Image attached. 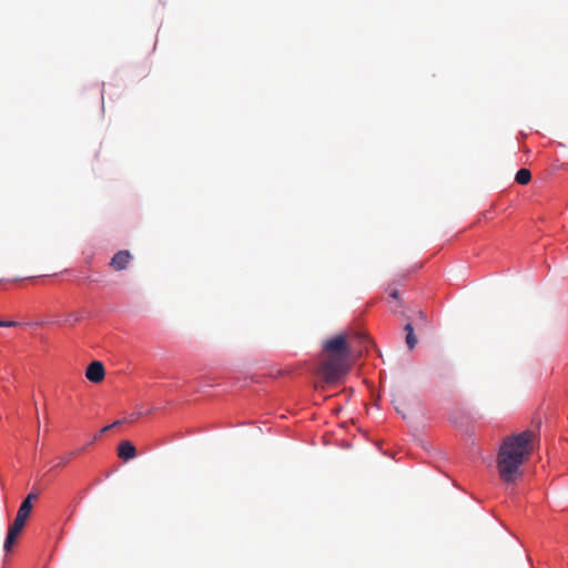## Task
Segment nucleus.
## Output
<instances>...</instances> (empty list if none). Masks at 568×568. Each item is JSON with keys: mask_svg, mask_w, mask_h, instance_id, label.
I'll return each mask as SVG.
<instances>
[{"mask_svg": "<svg viewBox=\"0 0 568 568\" xmlns=\"http://www.w3.org/2000/svg\"><path fill=\"white\" fill-rule=\"evenodd\" d=\"M536 444L534 430L526 429L503 439L497 453V470L506 484L515 483L521 475V467L531 456Z\"/></svg>", "mask_w": 568, "mask_h": 568, "instance_id": "obj_1", "label": "nucleus"}, {"mask_svg": "<svg viewBox=\"0 0 568 568\" xmlns=\"http://www.w3.org/2000/svg\"><path fill=\"white\" fill-rule=\"evenodd\" d=\"M389 296L393 298H398V291H396V290L392 291Z\"/></svg>", "mask_w": 568, "mask_h": 568, "instance_id": "obj_12", "label": "nucleus"}, {"mask_svg": "<svg viewBox=\"0 0 568 568\" xmlns=\"http://www.w3.org/2000/svg\"><path fill=\"white\" fill-rule=\"evenodd\" d=\"M104 366L99 361H93L89 364L85 371V377L92 383H101L104 379Z\"/></svg>", "mask_w": 568, "mask_h": 568, "instance_id": "obj_4", "label": "nucleus"}, {"mask_svg": "<svg viewBox=\"0 0 568 568\" xmlns=\"http://www.w3.org/2000/svg\"><path fill=\"white\" fill-rule=\"evenodd\" d=\"M123 423H124V420L119 419V420H115V422L112 424V426H113V427H115V426H120V425H122Z\"/></svg>", "mask_w": 568, "mask_h": 568, "instance_id": "obj_13", "label": "nucleus"}, {"mask_svg": "<svg viewBox=\"0 0 568 568\" xmlns=\"http://www.w3.org/2000/svg\"><path fill=\"white\" fill-rule=\"evenodd\" d=\"M38 496L37 494H29L24 500H29L30 504H32V500L36 499Z\"/></svg>", "mask_w": 568, "mask_h": 568, "instance_id": "obj_11", "label": "nucleus"}, {"mask_svg": "<svg viewBox=\"0 0 568 568\" xmlns=\"http://www.w3.org/2000/svg\"><path fill=\"white\" fill-rule=\"evenodd\" d=\"M118 455L123 460H130L136 456V449L129 440H123L119 444Z\"/></svg>", "mask_w": 568, "mask_h": 568, "instance_id": "obj_6", "label": "nucleus"}, {"mask_svg": "<svg viewBox=\"0 0 568 568\" xmlns=\"http://www.w3.org/2000/svg\"><path fill=\"white\" fill-rule=\"evenodd\" d=\"M31 510L32 504H30L29 500H23L18 509V514L13 524L10 525L8 529V535L6 537L3 545V548L7 552L12 550L17 538L24 528V525L31 514Z\"/></svg>", "mask_w": 568, "mask_h": 568, "instance_id": "obj_3", "label": "nucleus"}, {"mask_svg": "<svg viewBox=\"0 0 568 568\" xmlns=\"http://www.w3.org/2000/svg\"><path fill=\"white\" fill-rule=\"evenodd\" d=\"M18 323L13 321H0V327H14Z\"/></svg>", "mask_w": 568, "mask_h": 568, "instance_id": "obj_9", "label": "nucleus"}, {"mask_svg": "<svg viewBox=\"0 0 568 568\" xmlns=\"http://www.w3.org/2000/svg\"><path fill=\"white\" fill-rule=\"evenodd\" d=\"M404 329L406 332V344L409 349H413L417 344V338L414 334V328H413L412 323H407L405 325Z\"/></svg>", "mask_w": 568, "mask_h": 568, "instance_id": "obj_7", "label": "nucleus"}, {"mask_svg": "<svg viewBox=\"0 0 568 568\" xmlns=\"http://www.w3.org/2000/svg\"><path fill=\"white\" fill-rule=\"evenodd\" d=\"M325 359L318 374L326 383H335L349 369L351 348L344 335H336L324 343Z\"/></svg>", "mask_w": 568, "mask_h": 568, "instance_id": "obj_2", "label": "nucleus"}, {"mask_svg": "<svg viewBox=\"0 0 568 568\" xmlns=\"http://www.w3.org/2000/svg\"><path fill=\"white\" fill-rule=\"evenodd\" d=\"M113 428L112 424L111 425H108L105 426L104 428H102L101 433H105L108 432L109 429Z\"/></svg>", "mask_w": 568, "mask_h": 568, "instance_id": "obj_14", "label": "nucleus"}, {"mask_svg": "<svg viewBox=\"0 0 568 568\" xmlns=\"http://www.w3.org/2000/svg\"><path fill=\"white\" fill-rule=\"evenodd\" d=\"M69 323H77L80 321L78 316L70 315L67 320Z\"/></svg>", "mask_w": 568, "mask_h": 568, "instance_id": "obj_10", "label": "nucleus"}, {"mask_svg": "<svg viewBox=\"0 0 568 568\" xmlns=\"http://www.w3.org/2000/svg\"><path fill=\"white\" fill-rule=\"evenodd\" d=\"M131 258H132V256L129 251H126V250L119 251L111 258L110 266L114 271L125 270L128 267V265L130 264Z\"/></svg>", "mask_w": 568, "mask_h": 568, "instance_id": "obj_5", "label": "nucleus"}, {"mask_svg": "<svg viewBox=\"0 0 568 568\" xmlns=\"http://www.w3.org/2000/svg\"><path fill=\"white\" fill-rule=\"evenodd\" d=\"M531 180V173L528 169H520L516 173L515 181L520 185H526Z\"/></svg>", "mask_w": 568, "mask_h": 568, "instance_id": "obj_8", "label": "nucleus"}]
</instances>
